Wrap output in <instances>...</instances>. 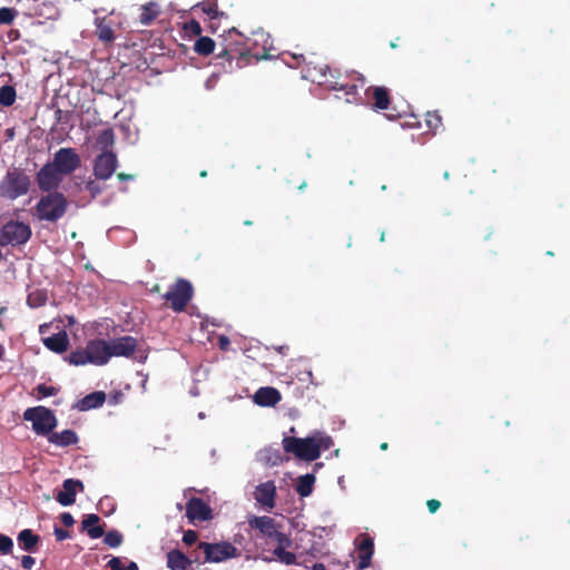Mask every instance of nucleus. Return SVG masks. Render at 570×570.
Segmentation results:
<instances>
[{
    "mask_svg": "<svg viewBox=\"0 0 570 570\" xmlns=\"http://www.w3.org/2000/svg\"><path fill=\"white\" fill-rule=\"evenodd\" d=\"M306 181L305 180H302L298 185H297V189L299 190H303L305 187H306Z\"/></svg>",
    "mask_w": 570,
    "mask_h": 570,
    "instance_id": "57",
    "label": "nucleus"
},
{
    "mask_svg": "<svg viewBox=\"0 0 570 570\" xmlns=\"http://www.w3.org/2000/svg\"><path fill=\"white\" fill-rule=\"evenodd\" d=\"M118 159L115 153H101L94 161V175L97 179H109L117 169Z\"/></svg>",
    "mask_w": 570,
    "mask_h": 570,
    "instance_id": "14",
    "label": "nucleus"
},
{
    "mask_svg": "<svg viewBox=\"0 0 570 570\" xmlns=\"http://www.w3.org/2000/svg\"><path fill=\"white\" fill-rule=\"evenodd\" d=\"M31 187L30 176L21 168H9L0 180V197L6 200H16L26 196Z\"/></svg>",
    "mask_w": 570,
    "mask_h": 570,
    "instance_id": "4",
    "label": "nucleus"
},
{
    "mask_svg": "<svg viewBox=\"0 0 570 570\" xmlns=\"http://www.w3.org/2000/svg\"><path fill=\"white\" fill-rule=\"evenodd\" d=\"M62 491H59L56 499L63 505L68 507L75 503L77 491H83V483L80 480L67 479L62 483Z\"/></svg>",
    "mask_w": 570,
    "mask_h": 570,
    "instance_id": "19",
    "label": "nucleus"
},
{
    "mask_svg": "<svg viewBox=\"0 0 570 570\" xmlns=\"http://www.w3.org/2000/svg\"><path fill=\"white\" fill-rule=\"evenodd\" d=\"M66 361L75 366H81L90 363V357L88 354L87 346L85 348H79L72 351L67 357Z\"/></svg>",
    "mask_w": 570,
    "mask_h": 570,
    "instance_id": "36",
    "label": "nucleus"
},
{
    "mask_svg": "<svg viewBox=\"0 0 570 570\" xmlns=\"http://www.w3.org/2000/svg\"><path fill=\"white\" fill-rule=\"evenodd\" d=\"M107 566L110 570H139L137 563L134 561H129L127 566H124L122 559L119 557H112Z\"/></svg>",
    "mask_w": 570,
    "mask_h": 570,
    "instance_id": "39",
    "label": "nucleus"
},
{
    "mask_svg": "<svg viewBox=\"0 0 570 570\" xmlns=\"http://www.w3.org/2000/svg\"><path fill=\"white\" fill-rule=\"evenodd\" d=\"M281 399L279 391L271 386L259 387L254 394V402L261 406H275Z\"/></svg>",
    "mask_w": 570,
    "mask_h": 570,
    "instance_id": "23",
    "label": "nucleus"
},
{
    "mask_svg": "<svg viewBox=\"0 0 570 570\" xmlns=\"http://www.w3.org/2000/svg\"><path fill=\"white\" fill-rule=\"evenodd\" d=\"M216 48L215 41L209 37H202L195 41L194 50L199 56H208L214 52Z\"/></svg>",
    "mask_w": 570,
    "mask_h": 570,
    "instance_id": "35",
    "label": "nucleus"
},
{
    "mask_svg": "<svg viewBox=\"0 0 570 570\" xmlns=\"http://www.w3.org/2000/svg\"><path fill=\"white\" fill-rule=\"evenodd\" d=\"M244 225H246V226H252V225H253V222H252V220H245V222H244Z\"/></svg>",
    "mask_w": 570,
    "mask_h": 570,
    "instance_id": "61",
    "label": "nucleus"
},
{
    "mask_svg": "<svg viewBox=\"0 0 570 570\" xmlns=\"http://www.w3.org/2000/svg\"><path fill=\"white\" fill-rule=\"evenodd\" d=\"M282 443L286 453H292L297 459L307 462L317 460L322 451H326L333 446L332 438L321 432H316L314 435L304 439L285 436Z\"/></svg>",
    "mask_w": 570,
    "mask_h": 570,
    "instance_id": "2",
    "label": "nucleus"
},
{
    "mask_svg": "<svg viewBox=\"0 0 570 570\" xmlns=\"http://www.w3.org/2000/svg\"><path fill=\"white\" fill-rule=\"evenodd\" d=\"M106 1L97 0L92 3V13L97 16L94 21L96 27L95 35L102 43L111 45L116 39V22L112 20L115 9L106 6Z\"/></svg>",
    "mask_w": 570,
    "mask_h": 570,
    "instance_id": "5",
    "label": "nucleus"
},
{
    "mask_svg": "<svg viewBox=\"0 0 570 570\" xmlns=\"http://www.w3.org/2000/svg\"><path fill=\"white\" fill-rule=\"evenodd\" d=\"M62 174L51 163L43 165L37 173L36 180L41 191H58L57 188L62 181Z\"/></svg>",
    "mask_w": 570,
    "mask_h": 570,
    "instance_id": "12",
    "label": "nucleus"
},
{
    "mask_svg": "<svg viewBox=\"0 0 570 570\" xmlns=\"http://www.w3.org/2000/svg\"><path fill=\"white\" fill-rule=\"evenodd\" d=\"M380 449H381L382 451H385V450H387V449H389V444H387L386 442H383V443L380 445Z\"/></svg>",
    "mask_w": 570,
    "mask_h": 570,
    "instance_id": "59",
    "label": "nucleus"
},
{
    "mask_svg": "<svg viewBox=\"0 0 570 570\" xmlns=\"http://www.w3.org/2000/svg\"><path fill=\"white\" fill-rule=\"evenodd\" d=\"M185 30L194 36H200L203 31L200 23L194 19L185 23Z\"/></svg>",
    "mask_w": 570,
    "mask_h": 570,
    "instance_id": "47",
    "label": "nucleus"
},
{
    "mask_svg": "<svg viewBox=\"0 0 570 570\" xmlns=\"http://www.w3.org/2000/svg\"><path fill=\"white\" fill-rule=\"evenodd\" d=\"M218 47L219 51L217 58L227 60L229 66L234 59L254 58L258 61L271 58L266 48H263L262 53L254 51L252 40L238 32L235 28H232L225 36H222V41L218 43Z\"/></svg>",
    "mask_w": 570,
    "mask_h": 570,
    "instance_id": "1",
    "label": "nucleus"
},
{
    "mask_svg": "<svg viewBox=\"0 0 570 570\" xmlns=\"http://www.w3.org/2000/svg\"><path fill=\"white\" fill-rule=\"evenodd\" d=\"M18 16V11L14 8L2 7L0 8V23L1 24H11L16 17Z\"/></svg>",
    "mask_w": 570,
    "mask_h": 570,
    "instance_id": "41",
    "label": "nucleus"
},
{
    "mask_svg": "<svg viewBox=\"0 0 570 570\" xmlns=\"http://www.w3.org/2000/svg\"><path fill=\"white\" fill-rule=\"evenodd\" d=\"M312 570H326V567L322 562H316L312 566Z\"/></svg>",
    "mask_w": 570,
    "mask_h": 570,
    "instance_id": "55",
    "label": "nucleus"
},
{
    "mask_svg": "<svg viewBox=\"0 0 570 570\" xmlns=\"http://www.w3.org/2000/svg\"><path fill=\"white\" fill-rule=\"evenodd\" d=\"M60 521L65 527H72L75 524V519L69 512H62L60 514Z\"/></svg>",
    "mask_w": 570,
    "mask_h": 570,
    "instance_id": "49",
    "label": "nucleus"
},
{
    "mask_svg": "<svg viewBox=\"0 0 570 570\" xmlns=\"http://www.w3.org/2000/svg\"><path fill=\"white\" fill-rule=\"evenodd\" d=\"M32 236L31 227L19 220H9L0 228V246H21L24 245Z\"/></svg>",
    "mask_w": 570,
    "mask_h": 570,
    "instance_id": "8",
    "label": "nucleus"
},
{
    "mask_svg": "<svg viewBox=\"0 0 570 570\" xmlns=\"http://www.w3.org/2000/svg\"><path fill=\"white\" fill-rule=\"evenodd\" d=\"M4 353H6L4 347H3V345L0 343V361H2V360H3V357H4Z\"/></svg>",
    "mask_w": 570,
    "mask_h": 570,
    "instance_id": "56",
    "label": "nucleus"
},
{
    "mask_svg": "<svg viewBox=\"0 0 570 570\" xmlns=\"http://www.w3.org/2000/svg\"><path fill=\"white\" fill-rule=\"evenodd\" d=\"M255 500L266 510H272L275 507L276 487L273 481L261 483L256 487L254 492Z\"/></svg>",
    "mask_w": 570,
    "mask_h": 570,
    "instance_id": "18",
    "label": "nucleus"
},
{
    "mask_svg": "<svg viewBox=\"0 0 570 570\" xmlns=\"http://www.w3.org/2000/svg\"><path fill=\"white\" fill-rule=\"evenodd\" d=\"M36 391H37V393H38V395L40 397L53 396V395H57L59 393V389L58 387L46 385L43 383L37 385Z\"/></svg>",
    "mask_w": 570,
    "mask_h": 570,
    "instance_id": "44",
    "label": "nucleus"
},
{
    "mask_svg": "<svg viewBox=\"0 0 570 570\" xmlns=\"http://www.w3.org/2000/svg\"><path fill=\"white\" fill-rule=\"evenodd\" d=\"M200 176H202V177H206V176H207V171H206V170H203V171L200 173Z\"/></svg>",
    "mask_w": 570,
    "mask_h": 570,
    "instance_id": "62",
    "label": "nucleus"
},
{
    "mask_svg": "<svg viewBox=\"0 0 570 570\" xmlns=\"http://www.w3.org/2000/svg\"><path fill=\"white\" fill-rule=\"evenodd\" d=\"M159 6L156 2H148L141 7L139 21L144 26H150L159 16Z\"/></svg>",
    "mask_w": 570,
    "mask_h": 570,
    "instance_id": "34",
    "label": "nucleus"
},
{
    "mask_svg": "<svg viewBox=\"0 0 570 570\" xmlns=\"http://www.w3.org/2000/svg\"><path fill=\"white\" fill-rule=\"evenodd\" d=\"M117 178H118L119 180H130V179H132V178H134V176H132V175H129V174H125V173H119V174L117 175Z\"/></svg>",
    "mask_w": 570,
    "mask_h": 570,
    "instance_id": "54",
    "label": "nucleus"
},
{
    "mask_svg": "<svg viewBox=\"0 0 570 570\" xmlns=\"http://www.w3.org/2000/svg\"><path fill=\"white\" fill-rule=\"evenodd\" d=\"M42 343L51 352L61 354L69 347V337L66 331H60L51 336L42 338Z\"/></svg>",
    "mask_w": 570,
    "mask_h": 570,
    "instance_id": "24",
    "label": "nucleus"
},
{
    "mask_svg": "<svg viewBox=\"0 0 570 570\" xmlns=\"http://www.w3.org/2000/svg\"><path fill=\"white\" fill-rule=\"evenodd\" d=\"M186 517L191 523L209 521L213 519V511L202 498L193 497L186 503Z\"/></svg>",
    "mask_w": 570,
    "mask_h": 570,
    "instance_id": "15",
    "label": "nucleus"
},
{
    "mask_svg": "<svg viewBox=\"0 0 570 570\" xmlns=\"http://www.w3.org/2000/svg\"><path fill=\"white\" fill-rule=\"evenodd\" d=\"M333 90L344 91L345 100L348 104H358L362 100L360 90L365 87V77L355 71H348L343 73V78L340 82H333Z\"/></svg>",
    "mask_w": 570,
    "mask_h": 570,
    "instance_id": "9",
    "label": "nucleus"
},
{
    "mask_svg": "<svg viewBox=\"0 0 570 570\" xmlns=\"http://www.w3.org/2000/svg\"><path fill=\"white\" fill-rule=\"evenodd\" d=\"M115 144V132L112 128H106L101 130L96 138V146L101 153H114L111 150Z\"/></svg>",
    "mask_w": 570,
    "mask_h": 570,
    "instance_id": "32",
    "label": "nucleus"
},
{
    "mask_svg": "<svg viewBox=\"0 0 570 570\" xmlns=\"http://www.w3.org/2000/svg\"><path fill=\"white\" fill-rule=\"evenodd\" d=\"M17 539L20 548L27 552H35L40 541V537L30 529L20 531Z\"/></svg>",
    "mask_w": 570,
    "mask_h": 570,
    "instance_id": "30",
    "label": "nucleus"
},
{
    "mask_svg": "<svg viewBox=\"0 0 570 570\" xmlns=\"http://www.w3.org/2000/svg\"><path fill=\"white\" fill-rule=\"evenodd\" d=\"M218 344H219V347L222 350H227V347L229 346L230 342H229L228 337L220 336L219 341H218Z\"/></svg>",
    "mask_w": 570,
    "mask_h": 570,
    "instance_id": "53",
    "label": "nucleus"
},
{
    "mask_svg": "<svg viewBox=\"0 0 570 570\" xmlns=\"http://www.w3.org/2000/svg\"><path fill=\"white\" fill-rule=\"evenodd\" d=\"M204 13H206L209 19H216L219 16L218 6L216 2H203L199 4Z\"/></svg>",
    "mask_w": 570,
    "mask_h": 570,
    "instance_id": "43",
    "label": "nucleus"
},
{
    "mask_svg": "<svg viewBox=\"0 0 570 570\" xmlns=\"http://www.w3.org/2000/svg\"><path fill=\"white\" fill-rule=\"evenodd\" d=\"M197 549L203 550L205 562L218 563L238 556L237 549L229 542H199Z\"/></svg>",
    "mask_w": 570,
    "mask_h": 570,
    "instance_id": "10",
    "label": "nucleus"
},
{
    "mask_svg": "<svg viewBox=\"0 0 570 570\" xmlns=\"http://www.w3.org/2000/svg\"><path fill=\"white\" fill-rule=\"evenodd\" d=\"M48 441L57 446L66 448L78 443L79 438L73 430L66 429L61 432H52Z\"/></svg>",
    "mask_w": 570,
    "mask_h": 570,
    "instance_id": "26",
    "label": "nucleus"
},
{
    "mask_svg": "<svg viewBox=\"0 0 570 570\" xmlns=\"http://www.w3.org/2000/svg\"><path fill=\"white\" fill-rule=\"evenodd\" d=\"M47 299H48L47 294L42 291L37 289L35 292L29 293V295L27 297V304L31 308H38V307L43 306L47 303Z\"/></svg>",
    "mask_w": 570,
    "mask_h": 570,
    "instance_id": "38",
    "label": "nucleus"
},
{
    "mask_svg": "<svg viewBox=\"0 0 570 570\" xmlns=\"http://www.w3.org/2000/svg\"><path fill=\"white\" fill-rule=\"evenodd\" d=\"M13 541L10 537L0 533V552L2 554H9L12 552Z\"/></svg>",
    "mask_w": 570,
    "mask_h": 570,
    "instance_id": "45",
    "label": "nucleus"
},
{
    "mask_svg": "<svg viewBox=\"0 0 570 570\" xmlns=\"http://www.w3.org/2000/svg\"><path fill=\"white\" fill-rule=\"evenodd\" d=\"M86 346L90 357V364L105 365L110 360L109 342L95 338L90 340Z\"/></svg>",
    "mask_w": 570,
    "mask_h": 570,
    "instance_id": "17",
    "label": "nucleus"
},
{
    "mask_svg": "<svg viewBox=\"0 0 570 570\" xmlns=\"http://www.w3.org/2000/svg\"><path fill=\"white\" fill-rule=\"evenodd\" d=\"M99 515L91 513L85 515L81 521V531H86L91 539H98L105 534V529L99 524Z\"/></svg>",
    "mask_w": 570,
    "mask_h": 570,
    "instance_id": "25",
    "label": "nucleus"
},
{
    "mask_svg": "<svg viewBox=\"0 0 570 570\" xmlns=\"http://www.w3.org/2000/svg\"><path fill=\"white\" fill-rule=\"evenodd\" d=\"M315 475L313 473H307L305 475H301L295 485L296 492L302 497H309L314 489Z\"/></svg>",
    "mask_w": 570,
    "mask_h": 570,
    "instance_id": "33",
    "label": "nucleus"
},
{
    "mask_svg": "<svg viewBox=\"0 0 570 570\" xmlns=\"http://www.w3.org/2000/svg\"><path fill=\"white\" fill-rule=\"evenodd\" d=\"M166 559L170 570H187L191 564V560L178 549L169 551Z\"/></svg>",
    "mask_w": 570,
    "mask_h": 570,
    "instance_id": "27",
    "label": "nucleus"
},
{
    "mask_svg": "<svg viewBox=\"0 0 570 570\" xmlns=\"http://www.w3.org/2000/svg\"><path fill=\"white\" fill-rule=\"evenodd\" d=\"M198 533L195 530H187L184 532L183 542L186 546H193L197 542Z\"/></svg>",
    "mask_w": 570,
    "mask_h": 570,
    "instance_id": "48",
    "label": "nucleus"
},
{
    "mask_svg": "<svg viewBox=\"0 0 570 570\" xmlns=\"http://www.w3.org/2000/svg\"><path fill=\"white\" fill-rule=\"evenodd\" d=\"M425 122L430 129H438L442 126V117L438 111H428L425 115Z\"/></svg>",
    "mask_w": 570,
    "mask_h": 570,
    "instance_id": "42",
    "label": "nucleus"
},
{
    "mask_svg": "<svg viewBox=\"0 0 570 570\" xmlns=\"http://www.w3.org/2000/svg\"><path fill=\"white\" fill-rule=\"evenodd\" d=\"M35 562H36V560H35V558H33V557H31V556H23V557L21 558V566H22V568H23V569H26V570H31V569H32V567L35 566Z\"/></svg>",
    "mask_w": 570,
    "mask_h": 570,
    "instance_id": "50",
    "label": "nucleus"
},
{
    "mask_svg": "<svg viewBox=\"0 0 570 570\" xmlns=\"http://www.w3.org/2000/svg\"><path fill=\"white\" fill-rule=\"evenodd\" d=\"M426 507L430 513H435L440 509L441 502L436 499H430L426 501Z\"/></svg>",
    "mask_w": 570,
    "mask_h": 570,
    "instance_id": "52",
    "label": "nucleus"
},
{
    "mask_svg": "<svg viewBox=\"0 0 570 570\" xmlns=\"http://www.w3.org/2000/svg\"><path fill=\"white\" fill-rule=\"evenodd\" d=\"M31 17L43 18L46 20L56 19L59 16L58 8L50 1L37 2L33 7V12L29 13Z\"/></svg>",
    "mask_w": 570,
    "mask_h": 570,
    "instance_id": "29",
    "label": "nucleus"
},
{
    "mask_svg": "<svg viewBox=\"0 0 570 570\" xmlns=\"http://www.w3.org/2000/svg\"><path fill=\"white\" fill-rule=\"evenodd\" d=\"M194 296L193 284L185 278H177L163 295L168 306L176 313L184 312Z\"/></svg>",
    "mask_w": 570,
    "mask_h": 570,
    "instance_id": "7",
    "label": "nucleus"
},
{
    "mask_svg": "<svg viewBox=\"0 0 570 570\" xmlns=\"http://www.w3.org/2000/svg\"><path fill=\"white\" fill-rule=\"evenodd\" d=\"M55 114H56V118H57V120H58V121H60V120H61V114H62V111H61L60 109H57Z\"/></svg>",
    "mask_w": 570,
    "mask_h": 570,
    "instance_id": "58",
    "label": "nucleus"
},
{
    "mask_svg": "<svg viewBox=\"0 0 570 570\" xmlns=\"http://www.w3.org/2000/svg\"><path fill=\"white\" fill-rule=\"evenodd\" d=\"M277 547L273 550L274 557L282 563L292 566L297 563L296 554L289 551H286L287 548L292 546L291 538L285 535H279V539L276 541Z\"/></svg>",
    "mask_w": 570,
    "mask_h": 570,
    "instance_id": "22",
    "label": "nucleus"
},
{
    "mask_svg": "<svg viewBox=\"0 0 570 570\" xmlns=\"http://www.w3.org/2000/svg\"><path fill=\"white\" fill-rule=\"evenodd\" d=\"M374 554V541L371 537L364 535L357 546V570L367 569Z\"/></svg>",
    "mask_w": 570,
    "mask_h": 570,
    "instance_id": "21",
    "label": "nucleus"
},
{
    "mask_svg": "<svg viewBox=\"0 0 570 570\" xmlns=\"http://www.w3.org/2000/svg\"><path fill=\"white\" fill-rule=\"evenodd\" d=\"M138 347V340L134 336H121L109 341V351L111 357H127L134 356Z\"/></svg>",
    "mask_w": 570,
    "mask_h": 570,
    "instance_id": "16",
    "label": "nucleus"
},
{
    "mask_svg": "<svg viewBox=\"0 0 570 570\" xmlns=\"http://www.w3.org/2000/svg\"><path fill=\"white\" fill-rule=\"evenodd\" d=\"M106 401V394L102 391L92 392L88 395H86L81 401L79 402V409L81 411H88L91 409H97L102 406V404Z\"/></svg>",
    "mask_w": 570,
    "mask_h": 570,
    "instance_id": "31",
    "label": "nucleus"
},
{
    "mask_svg": "<svg viewBox=\"0 0 570 570\" xmlns=\"http://www.w3.org/2000/svg\"><path fill=\"white\" fill-rule=\"evenodd\" d=\"M365 95L373 101L374 110H386L391 104L390 90L385 87H368L365 89Z\"/></svg>",
    "mask_w": 570,
    "mask_h": 570,
    "instance_id": "20",
    "label": "nucleus"
},
{
    "mask_svg": "<svg viewBox=\"0 0 570 570\" xmlns=\"http://www.w3.org/2000/svg\"><path fill=\"white\" fill-rule=\"evenodd\" d=\"M247 523L252 529L258 530L262 537L273 539L277 541L279 535H285L286 533L278 531V525L276 521L268 515H248Z\"/></svg>",
    "mask_w": 570,
    "mask_h": 570,
    "instance_id": "13",
    "label": "nucleus"
},
{
    "mask_svg": "<svg viewBox=\"0 0 570 570\" xmlns=\"http://www.w3.org/2000/svg\"><path fill=\"white\" fill-rule=\"evenodd\" d=\"M51 164L63 176H67L80 167L81 159L73 148L63 147L55 153Z\"/></svg>",
    "mask_w": 570,
    "mask_h": 570,
    "instance_id": "11",
    "label": "nucleus"
},
{
    "mask_svg": "<svg viewBox=\"0 0 570 570\" xmlns=\"http://www.w3.org/2000/svg\"><path fill=\"white\" fill-rule=\"evenodd\" d=\"M53 533H55L57 541H63L70 537V534L67 530H65L62 528H58V527L55 528Z\"/></svg>",
    "mask_w": 570,
    "mask_h": 570,
    "instance_id": "51",
    "label": "nucleus"
},
{
    "mask_svg": "<svg viewBox=\"0 0 570 570\" xmlns=\"http://www.w3.org/2000/svg\"><path fill=\"white\" fill-rule=\"evenodd\" d=\"M320 72V83L327 87L330 90H333V82H340L343 78V73L337 69H332L327 65H323L318 67Z\"/></svg>",
    "mask_w": 570,
    "mask_h": 570,
    "instance_id": "28",
    "label": "nucleus"
},
{
    "mask_svg": "<svg viewBox=\"0 0 570 570\" xmlns=\"http://www.w3.org/2000/svg\"><path fill=\"white\" fill-rule=\"evenodd\" d=\"M449 176H450V175H449V171H445V173L443 174V177H444L445 179H448V178H449Z\"/></svg>",
    "mask_w": 570,
    "mask_h": 570,
    "instance_id": "63",
    "label": "nucleus"
},
{
    "mask_svg": "<svg viewBox=\"0 0 570 570\" xmlns=\"http://www.w3.org/2000/svg\"><path fill=\"white\" fill-rule=\"evenodd\" d=\"M23 420L31 422L35 433L43 436H49L58 424L55 412L41 405L27 409Z\"/></svg>",
    "mask_w": 570,
    "mask_h": 570,
    "instance_id": "6",
    "label": "nucleus"
},
{
    "mask_svg": "<svg viewBox=\"0 0 570 570\" xmlns=\"http://www.w3.org/2000/svg\"><path fill=\"white\" fill-rule=\"evenodd\" d=\"M86 190L90 194L92 198H96L102 193V187L96 180H89L85 186Z\"/></svg>",
    "mask_w": 570,
    "mask_h": 570,
    "instance_id": "46",
    "label": "nucleus"
},
{
    "mask_svg": "<svg viewBox=\"0 0 570 570\" xmlns=\"http://www.w3.org/2000/svg\"><path fill=\"white\" fill-rule=\"evenodd\" d=\"M380 240H381V242H384V240H385V233H384V232H382V233H381Z\"/></svg>",
    "mask_w": 570,
    "mask_h": 570,
    "instance_id": "60",
    "label": "nucleus"
},
{
    "mask_svg": "<svg viewBox=\"0 0 570 570\" xmlns=\"http://www.w3.org/2000/svg\"><path fill=\"white\" fill-rule=\"evenodd\" d=\"M69 202L60 191H51L41 196L35 206V216L40 222L57 223L68 210Z\"/></svg>",
    "mask_w": 570,
    "mask_h": 570,
    "instance_id": "3",
    "label": "nucleus"
},
{
    "mask_svg": "<svg viewBox=\"0 0 570 570\" xmlns=\"http://www.w3.org/2000/svg\"><path fill=\"white\" fill-rule=\"evenodd\" d=\"M321 466H322V463H316L315 464V469H321Z\"/></svg>",
    "mask_w": 570,
    "mask_h": 570,
    "instance_id": "64",
    "label": "nucleus"
},
{
    "mask_svg": "<svg viewBox=\"0 0 570 570\" xmlns=\"http://www.w3.org/2000/svg\"><path fill=\"white\" fill-rule=\"evenodd\" d=\"M17 92L14 87L6 85L0 88V105L3 107H10L14 104Z\"/></svg>",
    "mask_w": 570,
    "mask_h": 570,
    "instance_id": "37",
    "label": "nucleus"
},
{
    "mask_svg": "<svg viewBox=\"0 0 570 570\" xmlns=\"http://www.w3.org/2000/svg\"><path fill=\"white\" fill-rule=\"evenodd\" d=\"M124 541L122 534L117 530L108 531L105 534L104 542L110 548L119 547Z\"/></svg>",
    "mask_w": 570,
    "mask_h": 570,
    "instance_id": "40",
    "label": "nucleus"
}]
</instances>
